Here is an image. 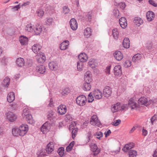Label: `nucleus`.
Returning a JSON list of instances; mask_svg holds the SVG:
<instances>
[{"label":"nucleus","mask_w":157,"mask_h":157,"mask_svg":"<svg viewBox=\"0 0 157 157\" xmlns=\"http://www.w3.org/2000/svg\"><path fill=\"white\" fill-rule=\"evenodd\" d=\"M22 116L23 118H25L26 121L28 123L32 124L34 123L32 115L29 113V109L26 106L24 108Z\"/></svg>","instance_id":"nucleus-1"},{"label":"nucleus","mask_w":157,"mask_h":157,"mask_svg":"<svg viewBox=\"0 0 157 157\" xmlns=\"http://www.w3.org/2000/svg\"><path fill=\"white\" fill-rule=\"evenodd\" d=\"M69 129L71 131L72 138H74L77 135L78 132V128L76 126V123L75 121L72 122L69 125Z\"/></svg>","instance_id":"nucleus-2"},{"label":"nucleus","mask_w":157,"mask_h":157,"mask_svg":"<svg viewBox=\"0 0 157 157\" xmlns=\"http://www.w3.org/2000/svg\"><path fill=\"white\" fill-rule=\"evenodd\" d=\"M76 103L80 106L84 105L87 101L86 98L83 95H81L77 97L76 100Z\"/></svg>","instance_id":"nucleus-3"},{"label":"nucleus","mask_w":157,"mask_h":157,"mask_svg":"<svg viewBox=\"0 0 157 157\" xmlns=\"http://www.w3.org/2000/svg\"><path fill=\"white\" fill-rule=\"evenodd\" d=\"M91 150L93 151L91 153V156H96L100 152V149L98 147L96 144H92L90 145Z\"/></svg>","instance_id":"nucleus-4"},{"label":"nucleus","mask_w":157,"mask_h":157,"mask_svg":"<svg viewBox=\"0 0 157 157\" xmlns=\"http://www.w3.org/2000/svg\"><path fill=\"white\" fill-rule=\"evenodd\" d=\"M6 118L9 121L12 122L15 121L17 118V116L11 112H8L5 114Z\"/></svg>","instance_id":"nucleus-5"},{"label":"nucleus","mask_w":157,"mask_h":157,"mask_svg":"<svg viewBox=\"0 0 157 157\" xmlns=\"http://www.w3.org/2000/svg\"><path fill=\"white\" fill-rule=\"evenodd\" d=\"M90 123L92 125H96L98 127L101 125L100 121L96 115H93L91 117L90 120Z\"/></svg>","instance_id":"nucleus-6"},{"label":"nucleus","mask_w":157,"mask_h":157,"mask_svg":"<svg viewBox=\"0 0 157 157\" xmlns=\"http://www.w3.org/2000/svg\"><path fill=\"white\" fill-rule=\"evenodd\" d=\"M28 126L26 124H22L20 126V136H24L28 130Z\"/></svg>","instance_id":"nucleus-7"},{"label":"nucleus","mask_w":157,"mask_h":157,"mask_svg":"<svg viewBox=\"0 0 157 157\" xmlns=\"http://www.w3.org/2000/svg\"><path fill=\"white\" fill-rule=\"evenodd\" d=\"M36 57L37 61L39 63H43L45 60V56L44 54L42 52H40L38 53Z\"/></svg>","instance_id":"nucleus-8"},{"label":"nucleus","mask_w":157,"mask_h":157,"mask_svg":"<svg viewBox=\"0 0 157 157\" xmlns=\"http://www.w3.org/2000/svg\"><path fill=\"white\" fill-rule=\"evenodd\" d=\"M67 109L65 105H60L58 108L57 112L61 115L64 114L66 112Z\"/></svg>","instance_id":"nucleus-9"},{"label":"nucleus","mask_w":157,"mask_h":157,"mask_svg":"<svg viewBox=\"0 0 157 157\" xmlns=\"http://www.w3.org/2000/svg\"><path fill=\"white\" fill-rule=\"evenodd\" d=\"M55 144L53 142H50L47 145L46 151L48 154H50L54 150Z\"/></svg>","instance_id":"nucleus-10"},{"label":"nucleus","mask_w":157,"mask_h":157,"mask_svg":"<svg viewBox=\"0 0 157 157\" xmlns=\"http://www.w3.org/2000/svg\"><path fill=\"white\" fill-rule=\"evenodd\" d=\"M94 97L95 99H100L102 97V94L101 91L98 89L94 90L92 92Z\"/></svg>","instance_id":"nucleus-11"},{"label":"nucleus","mask_w":157,"mask_h":157,"mask_svg":"<svg viewBox=\"0 0 157 157\" xmlns=\"http://www.w3.org/2000/svg\"><path fill=\"white\" fill-rule=\"evenodd\" d=\"M114 74L116 76L121 75L122 74L121 67L120 65H116L114 68Z\"/></svg>","instance_id":"nucleus-12"},{"label":"nucleus","mask_w":157,"mask_h":157,"mask_svg":"<svg viewBox=\"0 0 157 157\" xmlns=\"http://www.w3.org/2000/svg\"><path fill=\"white\" fill-rule=\"evenodd\" d=\"M70 25L71 29L73 30H76L78 25L76 20L74 18H72L70 21Z\"/></svg>","instance_id":"nucleus-13"},{"label":"nucleus","mask_w":157,"mask_h":157,"mask_svg":"<svg viewBox=\"0 0 157 157\" xmlns=\"http://www.w3.org/2000/svg\"><path fill=\"white\" fill-rule=\"evenodd\" d=\"M112 93L111 88L108 86H106L103 90V94L105 97H109Z\"/></svg>","instance_id":"nucleus-14"},{"label":"nucleus","mask_w":157,"mask_h":157,"mask_svg":"<svg viewBox=\"0 0 157 157\" xmlns=\"http://www.w3.org/2000/svg\"><path fill=\"white\" fill-rule=\"evenodd\" d=\"M119 24L121 26L123 29L125 28L127 25V23L126 18L122 17L119 19Z\"/></svg>","instance_id":"nucleus-15"},{"label":"nucleus","mask_w":157,"mask_h":157,"mask_svg":"<svg viewBox=\"0 0 157 157\" xmlns=\"http://www.w3.org/2000/svg\"><path fill=\"white\" fill-rule=\"evenodd\" d=\"M114 57L118 61H120L123 58V56L121 52L116 51L113 54Z\"/></svg>","instance_id":"nucleus-16"},{"label":"nucleus","mask_w":157,"mask_h":157,"mask_svg":"<svg viewBox=\"0 0 157 157\" xmlns=\"http://www.w3.org/2000/svg\"><path fill=\"white\" fill-rule=\"evenodd\" d=\"M42 28L41 25L39 24L36 25L35 27H34L33 32L36 35L40 34L42 31Z\"/></svg>","instance_id":"nucleus-17"},{"label":"nucleus","mask_w":157,"mask_h":157,"mask_svg":"<svg viewBox=\"0 0 157 157\" xmlns=\"http://www.w3.org/2000/svg\"><path fill=\"white\" fill-rule=\"evenodd\" d=\"M50 125L47 122L44 123L41 128V131L44 134H45L49 131Z\"/></svg>","instance_id":"nucleus-18"},{"label":"nucleus","mask_w":157,"mask_h":157,"mask_svg":"<svg viewBox=\"0 0 157 157\" xmlns=\"http://www.w3.org/2000/svg\"><path fill=\"white\" fill-rule=\"evenodd\" d=\"M69 44V41L67 40H65L61 44L60 48L61 50H65L68 48Z\"/></svg>","instance_id":"nucleus-19"},{"label":"nucleus","mask_w":157,"mask_h":157,"mask_svg":"<svg viewBox=\"0 0 157 157\" xmlns=\"http://www.w3.org/2000/svg\"><path fill=\"white\" fill-rule=\"evenodd\" d=\"M28 38L24 36H20V44L22 45L26 46L28 44Z\"/></svg>","instance_id":"nucleus-20"},{"label":"nucleus","mask_w":157,"mask_h":157,"mask_svg":"<svg viewBox=\"0 0 157 157\" xmlns=\"http://www.w3.org/2000/svg\"><path fill=\"white\" fill-rule=\"evenodd\" d=\"M134 146V144L130 143L125 145L122 149L123 151L125 152H127L129 150L132 148Z\"/></svg>","instance_id":"nucleus-21"},{"label":"nucleus","mask_w":157,"mask_h":157,"mask_svg":"<svg viewBox=\"0 0 157 157\" xmlns=\"http://www.w3.org/2000/svg\"><path fill=\"white\" fill-rule=\"evenodd\" d=\"M138 106V104L133 101L132 99H130L128 103V107L131 108L132 109H137Z\"/></svg>","instance_id":"nucleus-22"},{"label":"nucleus","mask_w":157,"mask_h":157,"mask_svg":"<svg viewBox=\"0 0 157 157\" xmlns=\"http://www.w3.org/2000/svg\"><path fill=\"white\" fill-rule=\"evenodd\" d=\"M36 69L37 72L41 74H44L46 71L45 67L43 65L37 66Z\"/></svg>","instance_id":"nucleus-23"},{"label":"nucleus","mask_w":157,"mask_h":157,"mask_svg":"<svg viewBox=\"0 0 157 157\" xmlns=\"http://www.w3.org/2000/svg\"><path fill=\"white\" fill-rule=\"evenodd\" d=\"M80 61L82 62H86L88 59L87 55L84 53H82L78 56Z\"/></svg>","instance_id":"nucleus-24"},{"label":"nucleus","mask_w":157,"mask_h":157,"mask_svg":"<svg viewBox=\"0 0 157 157\" xmlns=\"http://www.w3.org/2000/svg\"><path fill=\"white\" fill-rule=\"evenodd\" d=\"M49 68L52 71H56L58 68L57 63L55 62H50L48 64Z\"/></svg>","instance_id":"nucleus-25"},{"label":"nucleus","mask_w":157,"mask_h":157,"mask_svg":"<svg viewBox=\"0 0 157 157\" xmlns=\"http://www.w3.org/2000/svg\"><path fill=\"white\" fill-rule=\"evenodd\" d=\"M7 100L9 102H12L15 99V94L14 92L9 93L7 96Z\"/></svg>","instance_id":"nucleus-26"},{"label":"nucleus","mask_w":157,"mask_h":157,"mask_svg":"<svg viewBox=\"0 0 157 157\" xmlns=\"http://www.w3.org/2000/svg\"><path fill=\"white\" fill-rule=\"evenodd\" d=\"M91 34L92 31L90 28L87 27L84 30V35L86 37H89Z\"/></svg>","instance_id":"nucleus-27"},{"label":"nucleus","mask_w":157,"mask_h":157,"mask_svg":"<svg viewBox=\"0 0 157 157\" xmlns=\"http://www.w3.org/2000/svg\"><path fill=\"white\" fill-rule=\"evenodd\" d=\"M154 17L155 14L152 12L149 11L147 12L146 17L148 21H151L153 19Z\"/></svg>","instance_id":"nucleus-28"},{"label":"nucleus","mask_w":157,"mask_h":157,"mask_svg":"<svg viewBox=\"0 0 157 157\" xmlns=\"http://www.w3.org/2000/svg\"><path fill=\"white\" fill-rule=\"evenodd\" d=\"M41 48V46L39 44H34L32 48L33 51L35 53H38V52Z\"/></svg>","instance_id":"nucleus-29"},{"label":"nucleus","mask_w":157,"mask_h":157,"mask_svg":"<svg viewBox=\"0 0 157 157\" xmlns=\"http://www.w3.org/2000/svg\"><path fill=\"white\" fill-rule=\"evenodd\" d=\"M142 58V56L140 54H137L133 57L132 61L133 62H138Z\"/></svg>","instance_id":"nucleus-30"},{"label":"nucleus","mask_w":157,"mask_h":157,"mask_svg":"<svg viewBox=\"0 0 157 157\" xmlns=\"http://www.w3.org/2000/svg\"><path fill=\"white\" fill-rule=\"evenodd\" d=\"M121 104L120 103H117L112 108L111 110L113 113H115L121 110Z\"/></svg>","instance_id":"nucleus-31"},{"label":"nucleus","mask_w":157,"mask_h":157,"mask_svg":"<svg viewBox=\"0 0 157 157\" xmlns=\"http://www.w3.org/2000/svg\"><path fill=\"white\" fill-rule=\"evenodd\" d=\"M123 45L124 47L126 48H128L130 46L129 39L128 38H125L123 42Z\"/></svg>","instance_id":"nucleus-32"},{"label":"nucleus","mask_w":157,"mask_h":157,"mask_svg":"<svg viewBox=\"0 0 157 157\" xmlns=\"http://www.w3.org/2000/svg\"><path fill=\"white\" fill-rule=\"evenodd\" d=\"M134 23L137 26H139L143 22V20L139 17H135L133 20Z\"/></svg>","instance_id":"nucleus-33"},{"label":"nucleus","mask_w":157,"mask_h":157,"mask_svg":"<svg viewBox=\"0 0 157 157\" xmlns=\"http://www.w3.org/2000/svg\"><path fill=\"white\" fill-rule=\"evenodd\" d=\"M91 87L90 83L86 82L83 84L82 88L85 91H89L91 89Z\"/></svg>","instance_id":"nucleus-34"},{"label":"nucleus","mask_w":157,"mask_h":157,"mask_svg":"<svg viewBox=\"0 0 157 157\" xmlns=\"http://www.w3.org/2000/svg\"><path fill=\"white\" fill-rule=\"evenodd\" d=\"M148 102L147 99L145 97H141L138 100V103L142 105H146Z\"/></svg>","instance_id":"nucleus-35"},{"label":"nucleus","mask_w":157,"mask_h":157,"mask_svg":"<svg viewBox=\"0 0 157 157\" xmlns=\"http://www.w3.org/2000/svg\"><path fill=\"white\" fill-rule=\"evenodd\" d=\"M12 133L13 136H18L20 135V128L15 127L12 129Z\"/></svg>","instance_id":"nucleus-36"},{"label":"nucleus","mask_w":157,"mask_h":157,"mask_svg":"<svg viewBox=\"0 0 157 157\" xmlns=\"http://www.w3.org/2000/svg\"><path fill=\"white\" fill-rule=\"evenodd\" d=\"M55 114L54 112L52 111H50L48 112L47 115L48 118L50 121H51L55 117Z\"/></svg>","instance_id":"nucleus-37"},{"label":"nucleus","mask_w":157,"mask_h":157,"mask_svg":"<svg viewBox=\"0 0 157 157\" xmlns=\"http://www.w3.org/2000/svg\"><path fill=\"white\" fill-rule=\"evenodd\" d=\"M10 78L8 77H6L3 80L2 82L3 85L5 87H7L9 84Z\"/></svg>","instance_id":"nucleus-38"},{"label":"nucleus","mask_w":157,"mask_h":157,"mask_svg":"<svg viewBox=\"0 0 157 157\" xmlns=\"http://www.w3.org/2000/svg\"><path fill=\"white\" fill-rule=\"evenodd\" d=\"M112 35L113 38L115 39H117L119 35V33L117 29H114L113 30Z\"/></svg>","instance_id":"nucleus-39"},{"label":"nucleus","mask_w":157,"mask_h":157,"mask_svg":"<svg viewBox=\"0 0 157 157\" xmlns=\"http://www.w3.org/2000/svg\"><path fill=\"white\" fill-rule=\"evenodd\" d=\"M33 29L34 27H33L31 24H30L26 25L25 28V30L29 32H33Z\"/></svg>","instance_id":"nucleus-40"},{"label":"nucleus","mask_w":157,"mask_h":157,"mask_svg":"<svg viewBox=\"0 0 157 157\" xmlns=\"http://www.w3.org/2000/svg\"><path fill=\"white\" fill-rule=\"evenodd\" d=\"M128 155L129 157H136L137 155V151L134 150H130Z\"/></svg>","instance_id":"nucleus-41"},{"label":"nucleus","mask_w":157,"mask_h":157,"mask_svg":"<svg viewBox=\"0 0 157 157\" xmlns=\"http://www.w3.org/2000/svg\"><path fill=\"white\" fill-rule=\"evenodd\" d=\"M37 157H42L45 155V152L42 149L39 150L37 153Z\"/></svg>","instance_id":"nucleus-42"},{"label":"nucleus","mask_w":157,"mask_h":157,"mask_svg":"<svg viewBox=\"0 0 157 157\" xmlns=\"http://www.w3.org/2000/svg\"><path fill=\"white\" fill-rule=\"evenodd\" d=\"M9 60V58L6 56H4L1 61V63L3 64L6 65L7 64V63L8 62Z\"/></svg>","instance_id":"nucleus-43"},{"label":"nucleus","mask_w":157,"mask_h":157,"mask_svg":"<svg viewBox=\"0 0 157 157\" xmlns=\"http://www.w3.org/2000/svg\"><path fill=\"white\" fill-rule=\"evenodd\" d=\"M64 152V149L63 147L59 148L57 151V152L59 155L61 157L63 156Z\"/></svg>","instance_id":"nucleus-44"},{"label":"nucleus","mask_w":157,"mask_h":157,"mask_svg":"<svg viewBox=\"0 0 157 157\" xmlns=\"http://www.w3.org/2000/svg\"><path fill=\"white\" fill-rule=\"evenodd\" d=\"M94 97L92 92H90L88 95V102H91L94 100Z\"/></svg>","instance_id":"nucleus-45"},{"label":"nucleus","mask_w":157,"mask_h":157,"mask_svg":"<svg viewBox=\"0 0 157 157\" xmlns=\"http://www.w3.org/2000/svg\"><path fill=\"white\" fill-rule=\"evenodd\" d=\"M75 143L74 141L71 142L66 148V150L67 151H69L71 150L73 147L74 146Z\"/></svg>","instance_id":"nucleus-46"},{"label":"nucleus","mask_w":157,"mask_h":157,"mask_svg":"<svg viewBox=\"0 0 157 157\" xmlns=\"http://www.w3.org/2000/svg\"><path fill=\"white\" fill-rule=\"evenodd\" d=\"M83 67V62L80 61V62H77V68L78 70L80 71L82 70V68Z\"/></svg>","instance_id":"nucleus-47"},{"label":"nucleus","mask_w":157,"mask_h":157,"mask_svg":"<svg viewBox=\"0 0 157 157\" xmlns=\"http://www.w3.org/2000/svg\"><path fill=\"white\" fill-rule=\"evenodd\" d=\"M36 13L37 16L40 17H42L44 14V11L42 9L38 10Z\"/></svg>","instance_id":"nucleus-48"},{"label":"nucleus","mask_w":157,"mask_h":157,"mask_svg":"<svg viewBox=\"0 0 157 157\" xmlns=\"http://www.w3.org/2000/svg\"><path fill=\"white\" fill-rule=\"evenodd\" d=\"M53 21L54 20L52 18L49 17L46 19V23L49 25H51Z\"/></svg>","instance_id":"nucleus-49"},{"label":"nucleus","mask_w":157,"mask_h":157,"mask_svg":"<svg viewBox=\"0 0 157 157\" xmlns=\"http://www.w3.org/2000/svg\"><path fill=\"white\" fill-rule=\"evenodd\" d=\"M70 92L69 89L68 88H66L64 89L61 92L62 95H65Z\"/></svg>","instance_id":"nucleus-50"},{"label":"nucleus","mask_w":157,"mask_h":157,"mask_svg":"<svg viewBox=\"0 0 157 157\" xmlns=\"http://www.w3.org/2000/svg\"><path fill=\"white\" fill-rule=\"evenodd\" d=\"M95 136H97V138L98 139H100L101 137L103 136V133L101 132H97L94 135Z\"/></svg>","instance_id":"nucleus-51"},{"label":"nucleus","mask_w":157,"mask_h":157,"mask_svg":"<svg viewBox=\"0 0 157 157\" xmlns=\"http://www.w3.org/2000/svg\"><path fill=\"white\" fill-rule=\"evenodd\" d=\"M84 80L86 82L90 83L92 81L91 75L88 77H84Z\"/></svg>","instance_id":"nucleus-52"},{"label":"nucleus","mask_w":157,"mask_h":157,"mask_svg":"<svg viewBox=\"0 0 157 157\" xmlns=\"http://www.w3.org/2000/svg\"><path fill=\"white\" fill-rule=\"evenodd\" d=\"M63 13L64 14L68 13L69 12V9L67 7L64 6L63 8Z\"/></svg>","instance_id":"nucleus-53"},{"label":"nucleus","mask_w":157,"mask_h":157,"mask_svg":"<svg viewBox=\"0 0 157 157\" xmlns=\"http://www.w3.org/2000/svg\"><path fill=\"white\" fill-rule=\"evenodd\" d=\"M65 119L66 121L68 122L72 120V117L70 114H67L65 116Z\"/></svg>","instance_id":"nucleus-54"},{"label":"nucleus","mask_w":157,"mask_h":157,"mask_svg":"<svg viewBox=\"0 0 157 157\" xmlns=\"http://www.w3.org/2000/svg\"><path fill=\"white\" fill-rule=\"evenodd\" d=\"M92 15L91 13H89L86 15V18L89 21H90L92 17Z\"/></svg>","instance_id":"nucleus-55"},{"label":"nucleus","mask_w":157,"mask_h":157,"mask_svg":"<svg viewBox=\"0 0 157 157\" xmlns=\"http://www.w3.org/2000/svg\"><path fill=\"white\" fill-rule=\"evenodd\" d=\"M121 121L120 119L117 120L113 122L112 124L114 126H117L121 123Z\"/></svg>","instance_id":"nucleus-56"},{"label":"nucleus","mask_w":157,"mask_h":157,"mask_svg":"<svg viewBox=\"0 0 157 157\" xmlns=\"http://www.w3.org/2000/svg\"><path fill=\"white\" fill-rule=\"evenodd\" d=\"M113 14L114 16L117 18L119 16V11L118 10H115L113 11Z\"/></svg>","instance_id":"nucleus-57"},{"label":"nucleus","mask_w":157,"mask_h":157,"mask_svg":"<svg viewBox=\"0 0 157 157\" xmlns=\"http://www.w3.org/2000/svg\"><path fill=\"white\" fill-rule=\"evenodd\" d=\"M111 66H107L105 70V72L106 73V74H107L108 75H109L110 73V68H111Z\"/></svg>","instance_id":"nucleus-58"},{"label":"nucleus","mask_w":157,"mask_h":157,"mask_svg":"<svg viewBox=\"0 0 157 157\" xmlns=\"http://www.w3.org/2000/svg\"><path fill=\"white\" fill-rule=\"evenodd\" d=\"M25 62L24 59L20 57V67L24 66L25 65Z\"/></svg>","instance_id":"nucleus-59"},{"label":"nucleus","mask_w":157,"mask_h":157,"mask_svg":"<svg viewBox=\"0 0 157 157\" xmlns=\"http://www.w3.org/2000/svg\"><path fill=\"white\" fill-rule=\"evenodd\" d=\"M119 5L120 7L122 10H124L126 6L125 3L123 2L120 3Z\"/></svg>","instance_id":"nucleus-60"},{"label":"nucleus","mask_w":157,"mask_h":157,"mask_svg":"<svg viewBox=\"0 0 157 157\" xmlns=\"http://www.w3.org/2000/svg\"><path fill=\"white\" fill-rule=\"evenodd\" d=\"M138 127V125H135L129 131V133H132L136 128Z\"/></svg>","instance_id":"nucleus-61"},{"label":"nucleus","mask_w":157,"mask_h":157,"mask_svg":"<svg viewBox=\"0 0 157 157\" xmlns=\"http://www.w3.org/2000/svg\"><path fill=\"white\" fill-rule=\"evenodd\" d=\"M20 8V5L19 4L13 7L12 8V10L13 11L17 10Z\"/></svg>","instance_id":"nucleus-62"},{"label":"nucleus","mask_w":157,"mask_h":157,"mask_svg":"<svg viewBox=\"0 0 157 157\" xmlns=\"http://www.w3.org/2000/svg\"><path fill=\"white\" fill-rule=\"evenodd\" d=\"M149 2L150 4L153 5L154 6H155V7L157 6V4H155L154 2V1L153 0H149Z\"/></svg>","instance_id":"nucleus-63"},{"label":"nucleus","mask_w":157,"mask_h":157,"mask_svg":"<svg viewBox=\"0 0 157 157\" xmlns=\"http://www.w3.org/2000/svg\"><path fill=\"white\" fill-rule=\"evenodd\" d=\"M111 133L110 130H108L107 132H105L104 134L105 135V137L108 136Z\"/></svg>","instance_id":"nucleus-64"}]
</instances>
